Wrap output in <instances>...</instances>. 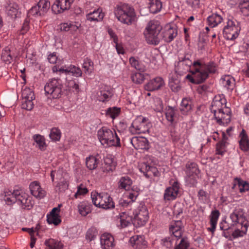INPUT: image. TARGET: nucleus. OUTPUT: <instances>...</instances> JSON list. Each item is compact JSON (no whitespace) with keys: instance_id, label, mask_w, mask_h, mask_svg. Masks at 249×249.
<instances>
[{"instance_id":"4c0bfd02","label":"nucleus","mask_w":249,"mask_h":249,"mask_svg":"<svg viewBox=\"0 0 249 249\" xmlns=\"http://www.w3.org/2000/svg\"><path fill=\"white\" fill-rule=\"evenodd\" d=\"M219 215L220 213L217 210L213 211L211 213L210 215L211 227L208 228L207 230L208 231L212 232V233H213L215 231Z\"/></svg>"},{"instance_id":"1a4fd4ad","label":"nucleus","mask_w":249,"mask_h":249,"mask_svg":"<svg viewBox=\"0 0 249 249\" xmlns=\"http://www.w3.org/2000/svg\"><path fill=\"white\" fill-rule=\"evenodd\" d=\"M240 30V23L232 17H230L223 29L224 37L227 40H233L238 36Z\"/></svg>"},{"instance_id":"0eeeda50","label":"nucleus","mask_w":249,"mask_h":249,"mask_svg":"<svg viewBox=\"0 0 249 249\" xmlns=\"http://www.w3.org/2000/svg\"><path fill=\"white\" fill-rule=\"evenodd\" d=\"M161 30V26L158 21L152 20L149 21L143 33L147 43L153 45H158L161 39L160 33Z\"/></svg>"},{"instance_id":"ea45409f","label":"nucleus","mask_w":249,"mask_h":249,"mask_svg":"<svg viewBox=\"0 0 249 249\" xmlns=\"http://www.w3.org/2000/svg\"><path fill=\"white\" fill-rule=\"evenodd\" d=\"M132 184V180L127 176L122 177L118 182V187L120 189H124L125 190L129 189Z\"/></svg>"},{"instance_id":"2f4dec72","label":"nucleus","mask_w":249,"mask_h":249,"mask_svg":"<svg viewBox=\"0 0 249 249\" xmlns=\"http://www.w3.org/2000/svg\"><path fill=\"white\" fill-rule=\"evenodd\" d=\"M6 9L7 15L11 17L12 18H15L18 17L19 15L18 6L15 2L9 0L7 2Z\"/></svg>"},{"instance_id":"b1692460","label":"nucleus","mask_w":249,"mask_h":249,"mask_svg":"<svg viewBox=\"0 0 249 249\" xmlns=\"http://www.w3.org/2000/svg\"><path fill=\"white\" fill-rule=\"evenodd\" d=\"M133 216L131 212H124L120 213L119 221L120 225L118 227L121 228H124L133 224Z\"/></svg>"},{"instance_id":"393cba45","label":"nucleus","mask_w":249,"mask_h":249,"mask_svg":"<svg viewBox=\"0 0 249 249\" xmlns=\"http://www.w3.org/2000/svg\"><path fill=\"white\" fill-rule=\"evenodd\" d=\"M104 16L105 14L101 8H94L93 11L86 14V19L91 22H99L103 20Z\"/></svg>"},{"instance_id":"a878e982","label":"nucleus","mask_w":249,"mask_h":249,"mask_svg":"<svg viewBox=\"0 0 249 249\" xmlns=\"http://www.w3.org/2000/svg\"><path fill=\"white\" fill-rule=\"evenodd\" d=\"M129 242L133 249H145L146 247V242L143 236L141 235H135L131 237Z\"/></svg>"},{"instance_id":"de8ad7c7","label":"nucleus","mask_w":249,"mask_h":249,"mask_svg":"<svg viewBox=\"0 0 249 249\" xmlns=\"http://www.w3.org/2000/svg\"><path fill=\"white\" fill-rule=\"evenodd\" d=\"M187 175H198L199 171L197 164L195 162H188L186 165Z\"/></svg>"},{"instance_id":"e433bc0d","label":"nucleus","mask_w":249,"mask_h":249,"mask_svg":"<svg viewBox=\"0 0 249 249\" xmlns=\"http://www.w3.org/2000/svg\"><path fill=\"white\" fill-rule=\"evenodd\" d=\"M237 186L238 187L239 192L241 193L249 190V183L247 181L237 178H235L234 180V183L232 189H235Z\"/></svg>"},{"instance_id":"72a5a7b5","label":"nucleus","mask_w":249,"mask_h":249,"mask_svg":"<svg viewBox=\"0 0 249 249\" xmlns=\"http://www.w3.org/2000/svg\"><path fill=\"white\" fill-rule=\"evenodd\" d=\"M221 85L230 91H232L235 87V82L233 77L230 75H224L220 79Z\"/></svg>"},{"instance_id":"052dcab7","label":"nucleus","mask_w":249,"mask_h":249,"mask_svg":"<svg viewBox=\"0 0 249 249\" xmlns=\"http://www.w3.org/2000/svg\"><path fill=\"white\" fill-rule=\"evenodd\" d=\"M174 238L175 237L172 235L166 237L161 240L160 243L166 248H170L173 246Z\"/></svg>"},{"instance_id":"c03bdc74","label":"nucleus","mask_w":249,"mask_h":249,"mask_svg":"<svg viewBox=\"0 0 249 249\" xmlns=\"http://www.w3.org/2000/svg\"><path fill=\"white\" fill-rule=\"evenodd\" d=\"M149 8L151 13L155 14L160 11L162 3L160 0H149Z\"/></svg>"},{"instance_id":"7ed1b4c3","label":"nucleus","mask_w":249,"mask_h":249,"mask_svg":"<svg viewBox=\"0 0 249 249\" xmlns=\"http://www.w3.org/2000/svg\"><path fill=\"white\" fill-rule=\"evenodd\" d=\"M4 200L10 205L17 202L23 209L30 210L33 206L32 197L21 189L5 190L2 194Z\"/></svg>"},{"instance_id":"9d476101","label":"nucleus","mask_w":249,"mask_h":249,"mask_svg":"<svg viewBox=\"0 0 249 249\" xmlns=\"http://www.w3.org/2000/svg\"><path fill=\"white\" fill-rule=\"evenodd\" d=\"M91 198L92 203L96 207L105 209L113 208L115 207L112 198L107 193L92 192Z\"/></svg>"},{"instance_id":"603ef678","label":"nucleus","mask_w":249,"mask_h":249,"mask_svg":"<svg viewBox=\"0 0 249 249\" xmlns=\"http://www.w3.org/2000/svg\"><path fill=\"white\" fill-rule=\"evenodd\" d=\"M93 63L90 59L86 58L84 59L83 64V68L84 69L85 72L86 74H90L91 73L93 69Z\"/></svg>"},{"instance_id":"20e7f679","label":"nucleus","mask_w":249,"mask_h":249,"mask_svg":"<svg viewBox=\"0 0 249 249\" xmlns=\"http://www.w3.org/2000/svg\"><path fill=\"white\" fill-rule=\"evenodd\" d=\"M244 213L242 209L236 208L230 215L232 221L230 228H234L232 233V236L234 239L242 237L247 234L248 225L246 222Z\"/></svg>"},{"instance_id":"3c124183","label":"nucleus","mask_w":249,"mask_h":249,"mask_svg":"<svg viewBox=\"0 0 249 249\" xmlns=\"http://www.w3.org/2000/svg\"><path fill=\"white\" fill-rule=\"evenodd\" d=\"M190 242L187 238L182 237L178 243H176L174 249H189Z\"/></svg>"},{"instance_id":"13d9d810","label":"nucleus","mask_w":249,"mask_h":249,"mask_svg":"<svg viewBox=\"0 0 249 249\" xmlns=\"http://www.w3.org/2000/svg\"><path fill=\"white\" fill-rule=\"evenodd\" d=\"M152 107L156 111L161 112L163 108L162 100L159 98H154L153 100V105Z\"/></svg>"},{"instance_id":"5fc2aeb1","label":"nucleus","mask_w":249,"mask_h":249,"mask_svg":"<svg viewBox=\"0 0 249 249\" xmlns=\"http://www.w3.org/2000/svg\"><path fill=\"white\" fill-rule=\"evenodd\" d=\"M138 195V192L132 189L131 190H128L124 196V198L129 199L131 203H132L136 199Z\"/></svg>"},{"instance_id":"4468645a","label":"nucleus","mask_w":249,"mask_h":249,"mask_svg":"<svg viewBox=\"0 0 249 249\" xmlns=\"http://www.w3.org/2000/svg\"><path fill=\"white\" fill-rule=\"evenodd\" d=\"M139 169L140 171L143 173V175L147 178L159 177L160 175V172L152 162H149L147 161L141 163L139 165Z\"/></svg>"},{"instance_id":"2eb2a0df","label":"nucleus","mask_w":249,"mask_h":249,"mask_svg":"<svg viewBox=\"0 0 249 249\" xmlns=\"http://www.w3.org/2000/svg\"><path fill=\"white\" fill-rule=\"evenodd\" d=\"M22 102L21 107L30 110L34 107L33 100L35 99L34 92L31 89L25 88L22 90Z\"/></svg>"},{"instance_id":"473e14b6","label":"nucleus","mask_w":249,"mask_h":249,"mask_svg":"<svg viewBox=\"0 0 249 249\" xmlns=\"http://www.w3.org/2000/svg\"><path fill=\"white\" fill-rule=\"evenodd\" d=\"M92 205L87 201L79 202L77 205L78 212L83 216H86L92 211Z\"/></svg>"},{"instance_id":"9b49d317","label":"nucleus","mask_w":249,"mask_h":249,"mask_svg":"<svg viewBox=\"0 0 249 249\" xmlns=\"http://www.w3.org/2000/svg\"><path fill=\"white\" fill-rule=\"evenodd\" d=\"M133 216V224L136 227L144 226L149 218V213L146 206L140 203L131 212Z\"/></svg>"},{"instance_id":"f8f14e48","label":"nucleus","mask_w":249,"mask_h":249,"mask_svg":"<svg viewBox=\"0 0 249 249\" xmlns=\"http://www.w3.org/2000/svg\"><path fill=\"white\" fill-rule=\"evenodd\" d=\"M63 85L59 79L53 78L48 81L44 87L46 94L49 98L57 99L60 97L62 93Z\"/></svg>"},{"instance_id":"f03ea898","label":"nucleus","mask_w":249,"mask_h":249,"mask_svg":"<svg viewBox=\"0 0 249 249\" xmlns=\"http://www.w3.org/2000/svg\"><path fill=\"white\" fill-rule=\"evenodd\" d=\"M227 100L224 94L215 95L210 107L216 122L220 125L229 123L231 118V109L227 106Z\"/></svg>"},{"instance_id":"c756f323","label":"nucleus","mask_w":249,"mask_h":249,"mask_svg":"<svg viewBox=\"0 0 249 249\" xmlns=\"http://www.w3.org/2000/svg\"><path fill=\"white\" fill-rule=\"evenodd\" d=\"M81 27L78 22H67L60 24V30L64 32H70L71 34H74Z\"/></svg>"},{"instance_id":"79ce46f5","label":"nucleus","mask_w":249,"mask_h":249,"mask_svg":"<svg viewBox=\"0 0 249 249\" xmlns=\"http://www.w3.org/2000/svg\"><path fill=\"white\" fill-rule=\"evenodd\" d=\"M242 13L246 16H249V0H234Z\"/></svg>"},{"instance_id":"09e8293b","label":"nucleus","mask_w":249,"mask_h":249,"mask_svg":"<svg viewBox=\"0 0 249 249\" xmlns=\"http://www.w3.org/2000/svg\"><path fill=\"white\" fill-rule=\"evenodd\" d=\"M47 249H62L63 245L61 243L53 239H49L46 241Z\"/></svg>"},{"instance_id":"cd10ccee","label":"nucleus","mask_w":249,"mask_h":249,"mask_svg":"<svg viewBox=\"0 0 249 249\" xmlns=\"http://www.w3.org/2000/svg\"><path fill=\"white\" fill-rule=\"evenodd\" d=\"M132 145L137 149H145L149 148L147 139L144 137H134L131 140Z\"/></svg>"},{"instance_id":"412c9836","label":"nucleus","mask_w":249,"mask_h":249,"mask_svg":"<svg viewBox=\"0 0 249 249\" xmlns=\"http://www.w3.org/2000/svg\"><path fill=\"white\" fill-rule=\"evenodd\" d=\"M163 79L160 77H157L149 80L144 86V89L147 91H154L159 89L164 85Z\"/></svg>"},{"instance_id":"c9c22d12","label":"nucleus","mask_w":249,"mask_h":249,"mask_svg":"<svg viewBox=\"0 0 249 249\" xmlns=\"http://www.w3.org/2000/svg\"><path fill=\"white\" fill-rule=\"evenodd\" d=\"M223 20V19L220 15L213 14L207 18V23L210 27L214 28L217 26Z\"/></svg>"},{"instance_id":"37998d69","label":"nucleus","mask_w":249,"mask_h":249,"mask_svg":"<svg viewBox=\"0 0 249 249\" xmlns=\"http://www.w3.org/2000/svg\"><path fill=\"white\" fill-rule=\"evenodd\" d=\"M105 165L104 171L109 172L113 171L116 167V163L111 157H106L104 159Z\"/></svg>"},{"instance_id":"ddd939ff","label":"nucleus","mask_w":249,"mask_h":249,"mask_svg":"<svg viewBox=\"0 0 249 249\" xmlns=\"http://www.w3.org/2000/svg\"><path fill=\"white\" fill-rule=\"evenodd\" d=\"M150 125L148 119L140 116L133 121L129 131L133 135L145 133L148 131Z\"/></svg>"},{"instance_id":"f257e3e1","label":"nucleus","mask_w":249,"mask_h":249,"mask_svg":"<svg viewBox=\"0 0 249 249\" xmlns=\"http://www.w3.org/2000/svg\"><path fill=\"white\" fill-rule=\"evenodd\" d=\"M191 55L185 54L178 58V62L177 70L180 72L188 71L193 66L194 70L191 71L192 75L188 74L186 78L194 84H199L204 82L209 74L215 73L217 71V66L213 61L204 63L200 60L192 62L190 58Z\"/></svg>"},{"instance_id":"58836bf2","label":"nucleus","mask_w":249,"mask_h":249,"mask_svg":"<svg viewBox=\"0 0 249 249\" xmlns=\"http://www.w3.org/2000/svg\"><path fill=\"white\" fill-rule=\"evenodd\" d=\"M148 75V74L144 73L143 72H135L131 74V78L134 83L136 84H141Z\"/></svg>"},{"instance_id":"e2e57ef3","label":"nucleus","mask_w":249,"mask_h":249,"mask_svg":"<svg viewBox=\"0 0 249 249\" xmlns=\"http://www.w3.org/2000/svg\"><path fill=\"white\" fill-rule=\"evenodd\" d=\"M226 144L219 142L216 144V154L223 156L226 152Z\"/></svg>"},{"instance_id":"774afa93","label":"nucleus","mask_w":249,"mask_h":249,"mask_svg":"<svg viewBox=\"0 0 249 249\" xmlns=\"http://www.w3.org/2000/svg\"><path fill=\"white\" fill-rule=\"evenodd\" d=\"M206 195V193L202 190H201L198 192V196L199 199L203 203L207 201V198Z\"/></svg>"},{"instance_id":"c85d7f7f","label":"nucleus","mask_w":249,"mask_h":249,"mask_svg":"<svg viewBox=\"0 0 249 249\" xmlns=\"http://www.w3.org/2000/svg\"><path fill=\"white\" fill-rule=\"evenodd\" d=\"M193 108V101L190 98H184L180 104L179 110L183 115H187Z\"/></svg>"},{"instance_id":"4be33fe9","label":"nucleus","mask_w":249,"mask_h":249,"mask_svg":"<svg viewBox=\"0 0 249 249\" xmlns=\"http://www.w3.org/2000/svg\"><path fill=\"white\" fill-rule=\"evenodd\" d=\"M183 227V224L181 221H174L171 223L169 231L172 236L178 239L181 237Z\"/></svg>"},{"instance_id":"5701e85b","label":"nucleus","mask_w":249,"mask_h":249,"mask_svg":"<svg viewBox=\"0 0 249 249\" xmlns=\"http://www.w3.org/2000/svg\"><path fill=\"white\" fill-rule=\"evenodd\" d=\"M239 148L244 152L249 151V138L244 129H242L238 135Z\"/></svg>"},{"instance_id":"a211bd4d","label":"nucleus","mask_w":249,"mask_h":249,"mask_svg":"<svg viewBox=\"0 0 249 249\" xmlns=\"http://www.w3.org/2000/svg\"><path fill=\"white\" fill-rule=\"evenodd\" d=\"M177 35L178 31L177 28L167 25L162 30L161 36L165 42L169 43L174 40Z\"/></svg>"},{"instance_id":"bb28decb","label":"nucleus","mask_w":249,"mask_h":249,"mask_svg":"<svg viewBox=\"0 0 249 249\" xmlns=\"http://www.w3.org/2000/svg\"><path fill=\"white\" fill-rule=\"evenodd\" d=\"M100 241L104 249H112L115 246L114 237L108 233H105L101 235Z\"/></svg>"},{"instance_id":"6e6552de","label":"nucleus","mask_w":249,"mask_h":249,"mask_svg":"<svg viewBox=\"0 0 249 249\" xmlns=\"http://www.w3.org/2000/svg\"><path fill=\"white\" fill-rule=\"evenodd\" d=\"M98 139L103 145L105 146H118L120 139L115 132L107 127H102L97 132Z\"/></svg>"},{"instance_id":"49530a36","label":"nucleus","mask_w":249,"mask_h":249,"mask_svg":"<svg viewBox=\"0 0 249 249\" xmlns=\"http://www.w3.org/2000/svg\"><path fill=\"white\" fill-rule=\"evenodd\" d=\"M99 163V159L94 156H90L86 159V166L89 170L95 169Z\"/></svg>"},{"instance_id":"69168bd1","label":"nucleus","mask_w":249,"mask_h":249,"mask_svg":"<svg viewBox=\"0 0 249 249\" xmlns=\"http://www.w3.org/2000/svg\"><path fill=\"white\" fill-rule=\"evenodd\" d=\"M198 175H187L186 182L190 185L191 186H194L196 184V179Z\"/></svg>"},{"instance_id":"39448f33","label":"nucleus","mask_w":249,"mask_h":249,"mask_svg":"<svg viewBox=\"0 0 249 249\" xmlns=\"http://www.w3.org/2000/svg\"><path fill=\"white\" fill-rule=\"evenodd\" d=\"M59 71L65 75V85L68 89L78 93L79 91V81L77 79L73 78L71 75L76 77L82 76V71L81 69L74 65H70L61 68Z\"/></svg>"},{"instance_id":"338daca9","label":"nucleus","mask_w":249,"mask_h":249,"mask_svg":"<svg viewBox=\"0 0 249 249\" xmlns=\"http://www.w3.org/2000/svg\"><path fill=\"white\" fill-rule=\"evenodd\" d=\"M28 14L30 16H34L35 17L40 16L43 15L40 13V10L38 9V7L36 5L32 7V8L29 11Z\"/></svg>"},{"instance_id":"bf43d9fd","label":"nucleus","mask_w":249,"mask_h":249,"mask_svg":"<svg viewBox=\"0 0 249 249\" xmlns=\"http://www.w3.org/2000/svg\"><path fill=\"white\" fill-rule=\"evenodd\" d=\"M1 59L7 64L10 63L13 59L11 52L9 49H5L1 54Z\"/></svg>"},{"instance_id":"aec40b11","label":"nucleus","mask_w":249,"mask_h":249,"mask_svg":"<svg viewBox=\"0 0 249 249\" xmlns=\"http://www.w3.org/2000/svg\"><path fill=\"white\" fill-rule=\"evenodd\" d=\"M29 188L31 194L36 198L41 199L46 196L45 191L41 187L37 181L32 182L29 185Z\"/></svg>"},{"instance_id":"423d86ee","label":"nucleus","mask_w":249,"mask_h":249,"mask_svg":"<svg viewBox=\"0 0 249 249\" xmlns=\"http://www.w3.org/2000/svg\"><path fill=\"white\" fill-rule=\"evenodd\" d=\"M114 13L119 21L127 25H130L137 20L134 8L128 4L120 3L117 4Z\"/></svg>"},{"instance_id":"6ab92c4d","label":"nucleus","mask_w":249,"mask_h":249,"mask_svg":"<svg viewBox=\"0 0 249 249\" xmlns=\"http://www.w3.org/2000/svg\"><path fill=\"white\" fill-rule=\"evenodd\" d=\"M165 115L166 120L171 124H177L182 118L179 115L178 110L171 107H168L165 108Z\"/></svg>"},{"instance_id":"a19ab883","label":"nucleus","mask_w":249,"mask_h":249,"mask_svg":"<svg viewBox=\"0 0 249 249\" xmlns=\"http://www.w3.org/2000/svg\"><path fill=\"white\" fill-rule=\"evenodd\" d=\"M34 142L36 143V146L41 151H44L47 147L45 138L39 135L35 134L33 136Z\"/></svg>"},{"instance_id":"f3484780","label":"nucleus","mask_w":249,"mask_h":249,"mask_svg":"<svg viewBox=\"0 0 249 249\" xmlns=\"http://www.w3.org/2000/svg\"><path fill=\"white\" fill-rule=\"evenodd\" d=\"M74 0H55L52 6V10L58 14L70 9Z\"/></svg>"},{"instance_id":"864d4df0","label":"nucleus","mask_w":249,"mask_h":249,"mask_svg":"<svg viewBox=\"0 0 249 249\" xmlns=\"http://www.w3.org/2000/svg\"><path fill=\"white\" fill-rule=\"evenodd\" d=\"M98 235V231L96 228L92 227L89 228L86 233V239L92 241L94 240Z\"/></svg>"},{"instance_id":"a18cd8bd","label":"nucleus","mask_w":249,"mask_h":249,"mask_svg":"<svg viewBox=\"0 0 249 249\" xmlns=\"http://www.w3.org/2000/svg\"><path fill=\"white\" fill-rule=\"evenodd\" d=\"M129 63L132 67L134 68L139 71L144 72L146 70L144 65L134 57H131L129 58Z\"/></svg>"},{"instance_id":"6e6d98bb","label":"nucleus","mask_w":249,"mask_h":249,"mask_svg":"<svg viewBox=\"0 0 249 249\" xmlns=\"http://www.w3.org/2000/svg\"><path fill=\"white\" fill-rule=\"evenodd\" d=\"M120 112V108L117 107H109L107 110V115L114 119Z\"/></svg>"},{"instance_id":"7c9ffc66","label":"nucleus","mask_w":249,"mask_h":249,"mask_svg":"<svg viewBox=\"0 0 249 249\" xmlns=\"http://www.w3.org/2000/svg\"><path fill=\"white\" fill-rule=\"evenodd\" d=\"M60 209L59 208H54L52 210L50 214H48L47 216V222L49 224H53L54 225H59L61 220L59 215Z\"/></svg>"},{"instance_id":"680f3d73","label":"nucleus","mask_w":249,"mask_h":249,"mask_svg":"<svg viewBox=\"0 0 249 249\" xmlns=\"http://www.w3.org/2000/svg\"><path fill=\"white\" fill-rule=\"evenodd\" d=\"M88 192L87 188L83 184H80L77 187V192L75 193L74 197L75 198H80L81 196H84Z\"/></svg>"},{"instance_id":"8fccbe9b","label":"nucleus","mask_w":249,"mask_h":249,"mask_svg":"<svg viewBox=\"0 0 249 249\" xmlns=\"http://www.w3.org/2000/svg\"><path fill=\"white\" fill-rule=\"evenodd\" d=\"M36 6L38 7L40 13L44 15L49 9L50 3L48 0H40Z\"/></svg>"},{"instance_id":"4d7b16f0","label":"nucleus","mask_w":249,"mask_h":249,"mask_svg":"<svg viewBox=\"0 0 249 249\" xmlns=\"http://www.w3.org/2000/svg\"><path fill=\"white\" fill-rule=\"evenodd\" d=\"M60 130L57 128H53L49 135L50 139L54 141H58L61 138Z\"/></svg>"},{"instance_id":"f704fd0d","label":"nucleus","mask_w":249,"mask_h":249,"mask_svg":"<svg viewBox=\"0 0 249 249\" xmlns=\"http://www.w3.org/2000/svg\"><path fill=\"white\" fill-rule=\"evenodd\" d=\"M97 96L98 100L104 102L109 100L112 96V93L108 87H104L101 88Z\"/></svg>"},{"instance_id":"dca6fc26","label":"nucleus","mask_w":249,"mask_h":249,"mask_svg":"<svg viewBox=\"0 0 249 249\" xmlns=\"http://www.w3.org/2000/svg\"><path fill=\"white\" fill-rule=\"evenodd\" d=\"M171 186L167 188L164 193V199L166 201L175 200L178 194L180 184L178 181H170Z\"/></svg>"},{"instance_id":"0e129e2a","label":"nucleus","mask_w":249,"mask_h":249,"mask_svg":"<svg viewBox=\"0 0 249 249\" xmlns=\"http://www.w3.org/2000/svg\"><path fill=\"white\" fill-rule=\"evenodd\" d=\"M30 21L28 18H26L21 27V28L19 31V34L21 35L25 34L30 29Z\"/></svg>"}]
</instances>
